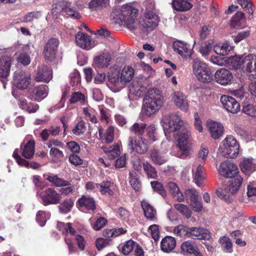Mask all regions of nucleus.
Returning a JSON list of instances; mask_svg holds the SVG:
<instances>
[{
    "label": "nucleus",
    "mask_w": 256,
    "mask_h": 256,
    "mask_svg": "<svg viewBox=\"0 0 256 256\" xmlns=\"http://www.w3.org/2000/svg\"><path fill=\"white\" fill-rule=\"evenodd\" d=\"M160 124L167 138H170V133L182 130L174 136L180 152L174 155L183 159L188 157L192 147V144L188 140L191 136V128L188 123L182 120L178 114L172 113L162 116Z\"/></svg>",
    "instance_id": "obj_1"
},
{
    "label": "nucleus",
    "mask_w": 256,
    "mask_h": 256,
    "mask_svg": "<svg viewBox=\"0 0 256 256\" xmlns=\"http://www.w3.org/2000/svg\"><path fill=\"white\" fill-rule=\"evenodd\" d=\"M72 224L70 222L64 224L58 222L57 225L59 230L66 236L64 240L68 246L69 252L70 254L75 253L76 252L74 241L76 242L79 248L82 250H84L86 244V241L84 237L76 234V232L72 227Z\"/></svg>",
    "instance_id": "obj_2"
},
{
    "label": "nucleus",
    "mask_w": 256,
    "mask_h": 256,
    "mask_svg": "<svg viewBox=\"0 0 256 256\" xmlns=\"http://www.w3.org/2000/svg\"><path fill=\"white\" fill-rule=\"evenodd\" d=\"M138 10L129 5H124L120 8H114L111 14L116 22L124 23L130 30H134L138 24L136 20Z\"/></svg>",
    "instance_id": "obj_3"
},
{
    "label": "nucleus",
    "mask_w": 256,
    "mask_h": 256,
    "mask_svg": "<svg viewBox=\"0 0 256 256\" xmlns=\"http://www.w3.org/2000/svg\"><path fill=\"white\" fill-rule=\"evenodd\" d=\"M164 96L157 88H150L144 98L142 110L148 116L156 114L164 104Z\"/></svg>",
    "instance_id": "obj_4"
},
{
    "label": "nucleus",
    "mask_w": 256,
    "mask_h": 256,
    "mask_svg": "<svg viewBox=\"0 0 256 256\" xmlns=\"http://www.w3.org/2000/svg\"><path fill=\"white\" fill-rule=\"evenodd\" d=\"M240 146L236 138L231 135L228 136L220 144L218 150L224 156L236 158L240 152Z\"/></svg>",
    "instance_id": "obj_5"
},
{
    "label": "nucleus",
    "mask_w": 256,
    "mask_h": 256,
    "mask_svg": "<svg viewBox=\"0 0 256 256\" xmlns=\"http://www.w3.org/2000/svg\"><path fill=\"white\" fill-rule=\"evenodd\" d=\"M194 74L198 80L204 83L211 82L213 74L208 66L204 62L196 58L192 62Z\"/></svg>",
    "instance_id": "obj_6"
},
{
    "label": "nucleus",
    "mask_w": 256,
    "mask_h": 256,
    "mask_svg": "<svg viewBox=\"0 0 256 256\" xmlns=\"http://www.w3.org/2000/svg\"><path fill=\"white\" fill-rule=\"evenodd\" d=\"M36 196L44 206L58 204L61 198V194L52 188L37 190Z\"/></svg>",
    "instance_id": "obj_7"
},
{
    "label": "nucleus",
    "mask_w": 256,
    "mask_h": 256,
    "mask_svg": "<svg viewBox=\"0 0 256 256\" xmlns=\"http://www.w3.org/2000/svg\"><path fill=\"white\" fill-rule=\"evenodd\" d=\"M243 178L240 176H236L234 179L229 182L228 184L225 187L224 190H218L216 191L217 195L221 199L226 200L229 195L236 194L239 190L242 182Z\"/></svg>",
    "instance_id": "obj_8"
},
{
    "label": "nucleus",
    "mask_w": 256,
    "mask_h": 256,
    "mask_svg": "<svg viewBox=\"0 0 256 256\" xmlns=\"http://www.w3.org/2000/svg\"><path fill=\"white\" fill-rule=\"evenodd\" d=\"M149 145L145 136L138 138L136 136H130L128 139V148L131 153L136 152L138 154H144L148 151Z\"/></svg>",
    "instance_id": "obj_9"
},
{
    "label": "nucleus",
    "mask_w": 256,
    "mask_h": 256,
    "mask_svg": "<svg viewBox=\"0 0 256 256\" xmlns=\"http://www.w3.org/2000/svg\"><path fill=\"white\" fill-rule=\"evenodd\" d=\"M72 2L68 0H60L53 6L52 11L56 14L63 12L72 18H80V14L72 8Z\"/></svg>",
    "instance_id": "obj_10"
},
{
    "label": "nucleus",
    "mask_w": 256,
    "mask_h": 256,
    "mask_svg": "<svg viewBox=\"0 0 256 256\" xmlns=\"http://www.w3.org/2000/svg\"><path fill=\"white\" fill-rule=\"evenodd\" d=\"M13 80L14 86L18 88L26 90L31 84V76L23 70H18L14 74Z\"/></svg>",
    "instance_id": "obj_11"
},
{
    "label": "nucleus",
    "mask_w": 256,
    "mask_h": 256,
    "mask_svg": "<svg viewBox=\"0 0 256 256\" xmlns=\"http://www.w3.org/2000/svg\"><path fill=\"white\" fill-rule=\"evenodd\" d=\"M218 171L221 176L226 178H232L239 176L237 166L229 160L222 162L219 166Z\"/></svg>",
    "instance_id": "obj_12"
},
{
    "label": "nucleus",
    "mask_w": 256,
    "mask_h": 256,
    "mask_svg": "<svg viewBox=\"0 0 256 256\" xmlns=\"http://www.w3.org/2000/svg\"><path fill=\"white\" fill-rule=\"evenodd\" d=\"M242 71L249 79L256 78V54H250L246 56Z\"/></svg>",
    "instance_id": "obj_13"
},
{
    "label": "nucleus",
    "mask_w": 256,
    "mask_h": 256,
    "mask_svg": "<svg viewBox=\"0 0 256 256\" xmlns=\"http://www.w3.org/2000/svg\"><path fill=\"white\" fill-rule=\"evenodd\" d=\"M48 90V86L44 84L32 87L28 90V97L32 100L40 102L47 96Z\"/></svg>",
    "instance_id": "obj_14"
},
{
    "label": "nucleus",
    "mask_w": 256,
    "mask_h": 256,
    "mask_svg": "<svg viewBox=\"0 0 256 256\" xmlns=\"http://www.w3.org/2000/svg\"><path fill=\"white\" fill-rule=\"evenodd\" d=\"M59 40L56 38L49 39L46 44L43 52L44 58L52 61L56 58L58 52Z\"/></svg>",
    "instance_id": "obj_15"
},
{
    "label": "nucleus",
    "mask_w": 256,
    "mask_h": 256,
    "mask_svg": "<svg viewBox=\"0 0 256 256\" xmlns=\"http://www.w3.org/2000/svg\"><path fill=\"white\" fill-rule=\"evenodd\" d=\"M75 38L76 45L85 50H90L97 44L95 40L85 33L78 32Z\"/></svg>",
    "instance_id": "obj_16"
},
{
    "label": "nucleus",
    "mask_w": 256,
    "mask_h": 256,
    "mask_svg": "<svg viewBox=\"0 0 256 256\" xmlns=\"http://www.w3.org/2000/svg\"><path fill=\"white\" fill-rule=\"evenodd\" d=\"M125 84L122 81L118 72H114L110 74L108 76L107 86L114 92L120 91L125 86Z\"/></svg>",
    "instance_id": "obj_17"
},
{
    "label": "nucleus",
    "mask_w": 256,
    "mask_h": 256,
    "mask_svg": "<svg viewBox=\"0 0 256 256\" xmlns=\"http://www.w3.org/2000/svg\"><path fill=\"white\" fill-rule=\"evenodd\" d=\"M34 146V141L30 138V136H27L20 146L22 156L26 159L32 158L35 152Z\"/></svg>",
    "instance_id": "obj_18"
},
{
    "label": "nucleus",
    "mask_w": 256,
    "mask_h": 256,
    "mask_svg": "<svg viewBox=\"0 0 256 256\" xmlns=\"http://www.w3.org/2000/svg\"><path fill=\"white\" fill-rule=\"evenodd\" d=\"M34 78L37 82H48L52 78V70L48 66H39Z\"/></svg>",
    "instance_id": "obj_19"
},
{
    "label": "nucleus",
    "mask_w": 256,
    "mask_h": 256,
    "mask_svg": "<svg viewBox=\"0 0 256 256\" xmlns=\"http://www.w3.org/2000/svg\"><path fill=\"white\" fill-rule=\"evenodd\" d=\"M220 100L228 112L236 114L240 111V105L234 98L227 95H223L220 97Z\"/></svg>",
    "instance_id": "obj_20"
},
{
    "label": "nucleus",
    "mask_w": 256,
    "mask_h": 256,
    "mask_svg": "<svg viewBox=\"0 0 256 256\" xmlns=\"http://www.w3.org/2000/svg\"><path fill=\"white\" fill-rule=\"evenodd\" d=\"M148 86L149 82L146 79L138 78L132 82L130 90L136 96H141L145 94Z\"/></svg>",
    "instance_id": "obj_21"
},
{
    "label": "nucleus",
    "mask_w": 256,
    "mask_h": 256,
    "mask_svg": "<svg viewBox=\"0 0 256 256\" xmlns=\"http://www.w3.org/2000/svg\"><path fill=\"white\" fill-rule=\"evenodd\" d=\"M180 252L184 256L193 254L194 256H203L195 242L190 240L182 244Z\"/></svg>",
    "instance_id": "obj_22"
},
{
    "label": "nucleus",
    "mask_w": 256,
    "mask_h": 256,
    "mask_svg": "<svg viewBox=\"0 0 256 256\" xmlns=\"http://www.w3.org/2000/svg\"><path fill=\"white\" fill-rule=\"evenodd\" d=\"M172 99L176 106L182 111L188 109V102L186 96L180 91H175L172 94Z\"/></svg>",
    "instance_id": "obj_23"
},
{
    "label": "nucleus",
    "mask_w": 256,
    "mask_h": 256,
    "mask_svg": "<svg viewBox=\"0 0 256 256\" xmlns=\"http://www.w3.org/2000/svg\"><path fill=\"white\" fill-rule=\"evenodd\" d=\"M174 50L182 57H190L192 54V48L188 44L181 41L176 40L173 42Z\"/></svg>",
    "instance_id": "obj_24"
},
{
    "label": "nucleus",
    "mask_w": 256,
    "mask_h": 256,
    "mask_svg": "<svg viewBox=\"0 0 256 256\" xmlns=\"http://www.w3.org/2000/svg\"><path fill=\"white\" fill-rule=\"evenodd\" d=\"M158 22V16L149 11L144 14L142 26L147 30H151L156 28Z\"/></svg>",
    "instance_id": "obj_25"
},
{
    "label": "nucleus",
    "mask_w": 256,
    "mask_h": 256,
    "mask_svg": "<svg viewBox=\"0 0 256 256\" xmlns=\"http://www.w3.org/2000/svg\"><path fill=\"white\" fill-rule=\"evenodd\" d=\"M214 76L216 82L224 86L230 84L233 78L232 73L226 68L218 70L215 73Z\"/></svg>",
    "instance_id": "obj_26"
},
{
    "label": "nucleus",
    "mask_w": 256,
    "mask_h": 256,
    "mask_svg": "<svg viewBox=\"0 0 256 256\" xmlns=\"http://www.w3.org/2000/svg\"><path fill=\"white\" fill-rule=\"evenodd\" d=\"M210 237V234L203 228L191 227L188 228V238L193 239H208Z\"/></svg>",
    "instance_id": "obj_27"
},
{
    "label": "nucleus",
    "mask_w": 256,
    "mask_h": 256,
    "mask_svg": "<svg viewBox=\"0 0 256 256\" xmlns=\"http://www.w3.org/2000/svg\"><path fill=\"white\" fill-rule=\"evenodd\" d=\"M206 127L212 137L214 139L220 138L224 133V126L222 124L212 120L207 122Z\"/></svg>",
    "instance_id": "obj_28"
},
{
    "label": "nucleus",
    "mask_w": 256,
    "mask_h": 256,
    "mask_svg": "<svg viewBox=\"0 0 256 256\" xmlns=\"http://www.w3.org/2000/svg\"><path fill=\"white\" fill-rule=\"evenodd\" d=\"M240 168L243 173L250 176L256 170V164L252 158H245L240 162Z\"/></svg>",
    "instance_id": "obj_29"
},
{
    "label": "nucleus",
    "mask_w": 256,
    "mask_h": 256,
    "mask_svg": "<svg viewBox=\"0 0 256 256\" xmlns=\"http://www.w3.org/2000/svg\"><path fill=\"white\" fill-rule=\"evenodd\" d=\"M192 178L195 184L199 187L202 184L205 179L204 168L201 164H195L192 166Z\"/></svg>",
    "instance_id": "obj_30"
},
{
    "label": "nucleus",
    "mask_w": 256,
    "mask_h": 256,
    "mask_svg": "<svg viewBox=\"0 0 256 256\" xmlns=\"http://www.w3.org/2000/svg\"><path fill=\"white\" fill-rule=\"evenodd\" d=\"M112 56L108 52H103L102 54L95 57L94 60V66L96 68H107L110 64Z\"/></svg>",
    "instance_id": "obj_31"
},
{
    "label": "nucleus",
    "mask_w": 256,
    "mask_h": 256,
    "mask_svg": "<svg viewBox=\"0 0 256 256\" xmlns=\"http://www.w3.org/2000/svg\"><path fill=\"white\" fill-rule=\"evenodd\" d=\"M12 64L11 58L2 56L0 58V78H6L10 74Z\"/></svg>",
    "instance_id": "obj_32"
},
{
    "label": "nucleus",
    "mask_w": 256,
    "mask_h": 256,
    "mask_svg": "<svg viewBox=\"0 0 256 256\" xmlns=\"http://www.w3.org/2000/svg\"><path fill=\"white\" fill-rule=\"evenodd\" d=\"M176 244V240L174 238L171 236H166L161 240V250L164 252L170 253L174 249Z\"/></svg>",
    "instance_id": "obj_33"
},
{
    "label": "nucleus",
    "mask_w": 256,
    "mask_h": 256,
    "mask_svg": "<svg viewBox=\"0 0 256 256\" xmlns=\"http://www.w3.org/2000/svg\"><path fill=\"white\" fill-rule=\"evenodd\" d=\"M245 58L246 56L230 57L228 60L229 68L234 70L241 69L242 70Z\"/></svg>",
    "instance_id": "obj_34"
},
{
    "label": "nucleus",
    "mask_w": 256,
    "mask_h": 256,
    "mask_svg": "<svg viewBox=\"0 0 256 256\" xmlns=\"http://www.w3.org/2000/svg\"><path fill=\"white\" fill-rule=\"evenodd\" d=\"M44 178L51 182L52 184L57 187L68 186L70 185L69 182L58 178L56 175L46 174H44Z\"/></svg>",
    "instance_id": "obj_35"
},
{
    "label": "nucleus",
    "mask_w": 256,
    "mask_h": 256,
    "mask_svg": "<svg viewBox=\"0 0 256 256\" xmlns=\"http://www.w3.org/2000/svg\"><path fill=\"white\" fill-rule=\"evenodd\" d=\"M141 205L144 214L148 219L154 220L156 218V210L148 201L145 200H142L141 202Z\"/></svg>",
    "instance_id": "obj_36"
},
{
    "label": "nucleus",
    "mask_w": 256,
    "mask_h": 256,
    "mask_svg": "<svg viewBox=\"0 0 256 256\" xmlns=\"http://www.w3.org/2000/svg\"><path fill=\"white\" fill-rule=\"evenodd\" d=\"M190 0H174L172 2V8L174 10L184 12L190 10L192 6V4Z\"/></svg>",
    "instance_id": "obj_37"
},
{
    "label": "nucleus",
    "mask_w": 256,
    "mask_h": 256,
    "mask_svg": "<svg viewBox=\"0 0 256 256\" xmlns=\"http://www.w3.org/2000/svg\"><path fill=\"white\" fill-rule=\"evenodd\" d=\"M168 187L170 192L176 200L180 202H183L184 200V196L175 183L172 182L168 183Z\"/></svg>",
    "instance_id": "obj_38"
},
{
    "label": "nucleus",
    "mask_w": 256,
    "mask_h": 256,
    "mask_svg": "<svg viewBox=\"0 0 256 256\" xmlns=\"http://www.w3.org/2000/svg\"><path fill=\"white\" fill-rule=\"evenodd\" d=\"M80 207H84L88 210H94L96 208L95 202L94 198L88 196H82L78 201Z\"/></svg>",
    "instance_id": "obj_39"
},
{
    "label": "nucleus",
    "mask_w": 256,
    "mask_h": 256,
    "mask_svg": "<svg viewBox=\"0 0 256 256\" xmlns=\"http://www.w3.org/2000/svg\"><path fill=\"white\" fill-rule=\"evenodd\" d=\"M150 158L156 164L161 165L167 161V158L159 150H153L150 152Z\"/></svg>",
    "instance_id": "obj_40"
},
{
    "label": "nucleus",
    "mask_w": 256,
    "mask_h": 256,
    "mask_svg": "<svg viewBox=\"0 0 256 256\" xmlns=\"http://www.w3.org/2000/svg\"><path fill=\"white\" fill-rule=\"evenodd\" d=\"M103 130L100 128L98 130V133L100 138L105 142L110 144L112 142L114 138V128L112 126H109L106 130L104 136H102Z\"/></svg>",
    "instance_id": "obj_41"
},
{
    "label": "nucleus",
    "mask_w": 256,
    "mask_h": 256,
    "mask_svg": "<svg viewBox=\"0 0 256 256\" xmlns=\"http://www.w3.org/2000/svg\"><path fill=\"white\" fill-rule=\"evenodd\" d=\"M246 22V18L244 13L238 12L232 18L230 22L232 27L234 28H240L242 26V24Z\"/></svg>",
    "instance_id": "obj_42"
},
{
    "label": "nucleus",
    "mask_w": 256,
    "mask_h": 256,
    "mask_svg": "<svg viewBox=\"0 0 256 256\" xmlns=\"http://www.w3.org/2000/svg\"><path fill=\"white\" fill-rule=\"evenodd\" d=\"M134 76V70L130 66H125L122 69L120 73V78L125 84L130 82Z\"/></svg>",
    "instance_id": "obj_43"
},
{
    "label": "nucleus",
    "mask_w": 256,
    "mask_h": 256,
    "mask_svg": "<svg viewBox=\"0 0 256 256\" xmlns=\"http://www.w3.org/2000/svg\"><path fill=\"white\" fill-rule=\"evenodd\" d=\"M145 131L146 134H144L146 138V141L150 144L152 142L157 140V134L156 127L154 124H150L146 127Z\"/></svg>",
    "instance_id": "obj_44"
},
{
    "label": "nucleus",
    "mask_w": 256,
    "mask_h": 256,
    "mask_svg": "<svg viewBox=\"0 0 256 256\" xmlns=\"http://www.w3.org/2000/svg\"><path fill=\"white\" fill-rule=\"evenodd\" d=\"M232 47L230 46L228 42H225L222 44L216 45L214 48V52L220 56H226L232 50Z\"/></svg>",
    "instance_id": "obj_45"
},
{
    "label": "nucleus",
    "mask_w": 256,
    "mask_h": 256,
    "mask_svg": "<svg viewBox=\"0 0 256 256\" xmlns=\"http://www.w3.org/2000/svg\"><path fill=\"white\" fill-rule=\"evenodd\" d=\"M102 148L105 153L108 154V158L110 159H114L120 154L119 146L118 144L108 147L102 146Z\"/></svg>",
    "instance_id": "obj_46"
},
{
    "label": "nucleus",
    "mask_w": 256,
    "mask_h": 256,
    "mask_svg": "<svg viewBox=\"0 0 256 256\" xmlns=\"http://www.w3.org/2000/svg\"><path fill=\"white\" fill-rule=\"evenodd\" d=\"M146 126L142 122H136L130 128V131L134 134L137 135L138 138L144 137V132H145Z\"/></svg>",
    "instance_id": "obj_47"
},
{
    "label": "nucleus",
    "mask_w": 256,
    "mask_h": 256,
    "mask_svg": "<svg viewBox=\"0 0 256 256\" xmlns=\"http://www.w3.org/2000/svg\"><path fill=\"white\" fill-rule=\"evenodd\" d=\"M129 180V182L132 188L136 191H139L141 188V183L138 174L135 172H130Z\"/></svg>",
    "instance_id": "obj_48"
},
{
    "label": "nucleus",
    "mask_w": 256,
    "mask_h": 256,
    "mask_svg": "<svg viewBox=\"0 0 256 256\" xmlns=\"http://www.w3.org/2000/svg\"><path fill=\"white\" fill-rule=\"evenodd\" d=\"M113 184L110 181L102 182L100 184H98V190L102 194H108V196H112L114 192L111 189Z\"/></svg>",
    "instance_id": "obj_49"
},
{
    "label": "nucleus",
    "mask_w": 256,
    "mask_h": 256,
    "mask_svg": "<svg viewBox=\"0 0 256 256\" xmlns=\"http://www.w3.org/2000/svg\"><path fill=\"white\" fill-rule=\"evenodd\" d=\"M110 4V0H91L88 3V7L92 10L102 9Z\"/></svg>",
    "instance_id": "obj_50"
},
{
    "label": "nucleus",
    "mask_w": 256,
    "mask_h": 256,
    "mask_svg": "<svg viewBox=\"0 0 256 256\" xmlns=\"http://www.w3.org/2000/svg\"><path fill=\"white\" fill-rule=\"evenodd\" d=\"M20 105L22 109L26 110L29 113L35 112L39 108L38 104L30 102L28 103L26 100H20Z\"/></svg>",
    "instance_id": "obj_51"
},
{
    "label": "nucleus",
    "mask_w": 256,
    "mask_h": 256,
    "mask_svg": "<svg viewBox=\"0 0 256 256\" xmlns=\"http://www.w3.org/2000/svg\"><path fill=\"white\" fill-rule=\"evenodd\" d=\"M143 168L148 178H156L157 172L155 168L147 162L143 163Z\"/></svg>",
    "instance_id": "obj_52"
},
{
    "label": "nucleus",
    "mask_w": 256,
    "mask_h": 256,
    "mask_svg": "<svg viewBox=\"0 0 256 256\" xmlns=\"http://www.w3.org/2000/svg\"><path fill=\"white\" fill-rule=\"evenodd\" d=\"M50 214L49 212L39 210L36 215V220L40 226H43L47 220L50 218Z\"/></svg>",
    "instance_id": "obj_53"
},
{
    "label": "nucleus",
    "mask_w": 256,
    "mask_h": 256,
    "mask_svg": "<svg viewBox=\"0 0 256 256\" xmlns=\"http://www.w3.org/2000/svg\"><path fill=\"white\" fill-rule=\"evenodd\" d=\"M73 206V201L71 199H66L60 204L58 208L60 212L66 214L70 212Z\"/></svg>",
    "instance_id": "obj_54"
},
{
    "label": "nucleus",
    "mask_w": 256,
    "mask_h": 256,
    "mask_svg": "<svg viewBox=\"0 0 256 256\" xmlns=\"http://www.w3.org/2000/svg\"><path fill=\"white\" fill-rule=\"evenodd\" d=\"M86 100V98L84 94L79 92H74L72 94L69 101L70 104L80 102L81 104H84Z\"/></svg>",
    "instance_id": "obj_55"
},
{
    "label": "nucleus",
    "mask_w": 256,
    "mask_h": 256,
    "mask_svg": "<svg viewBox=\"0 0 256 256\" xmlns=\"http://www.w3.org/2000/svg\"><path fill=\"white\" fill-rule=\"evenodd\" d=\"M174 206L177 210L186 218H188L191 216L192 212L186 206L182 204H176Z\"/></svg>",
    "instance_id": "obj_56"
},
{
    "label": "nucleus",
    "mask_w": 256,
    "mask_h": 256,
    "mask_svg": "<svg viewBox=\"0 0 256 256\" xmlns=\"http://www.w3.org/2000/svg\"><path fill=\"white\" fill-rule=\"evenodd\" d=\"M186 199L188 203H190L198 199V192L194 189H188L184 192Z\"/></svg>",
    "instance_id": "obj_57"
},
{
    "label": "nucleus",
    "mask_w": 256,
    "mask_h": 256,
    "mask_svg": "<svg viewBox=\"0 0 256 256\" xmlns=\"http://www.w3.org/2000/svg\"><path fill=\"white\" fill-rule=\"evenodd\" d=\"M238 2L248 14L250 15L252 14L254 10L250 0H238Z\"/></svg>",
    "instance_id": "obj_58"
},
{
    "label": "nucleus",
    "mask_w": 256,
    "mask_h": 256,
    "mask_svg": "<svg viewBox=\"0 0 256 256\" xmlns=\"http://www.w3.org/2000/svg\"><path fill=\"white\" fill-rule=\"evenodd\" d=\"M86 130V124L83 121L79 122L72 130L74 134L79 136L84 134Z\"/></svg>",
    "instance_id": "obj_59"
},
{
    "label": "nucleus",
    "mask_w": 256,
    "mask_h": 256,
    "mask_svg": "<svg viewBox=\"0 0 256 256\" xmlns=\"http://www.w3.org/2000/svg\"><path fill=\"white\" fill-rule=\"evenodd\" d=\"M219 242L227 252H232V243L229 238L222 236L220 238Z\"/></svg>",
    "instance_id": "obj_60"
},
{
    "label": "nucleus",
    "mask_w": 256,
    "mask_h": 256,
    "mask_svg": "<svg viewBox=\"0 0 256 256\" xmlns=\"http://www.w3.org/2000/svg\"><path fill=\"white\" fill-rule=\"evenodd\" d=\"M188 228L180 224L175 227L174 229V234L180 236H188Z\"/></svg>",
    "instance_id": "obj_61"
},
{
    "label": "nucleus",
    "mask_w": 256,
    "mask_h": 256,
    "mask_svg": "<svg viewBox=\"0 0 256 256\" xmlns=\"http://www.w3.org/2000/svg\"><path fill=\"white\" fill-rule=\"evenodd\" d=\"M50 156L56 160H60L63 159L64 154L63 152L58 148L52 147L50 151Z\"/></svg>",
    "instance_id": "obj_62"
},
{
    "label": "nucleus",
    "mask_w": 256,
    "mask_h": 256,
    "mask_svg": "<svg viewBox=\"0 0 256 256\" xmlns=\"http://www.w3.org/2000/svg\"><path fill=\"white\" fill-rule=\"evenodd\" d=\"M154 192H156L162 195L163 197L166 196V192L162 186V184L157 182L154 181L150 182Z\"/></svg>",
    "instance_id": "obj_63"
},
{
    "label": "nucleus",
    "mask_w": 256,
    "mask_h": 256,
    "mask_svg": "<svg viewBox=\"0 0 256 256\" xmlns=\"http://www.w3.org/2000/svg\"><path fill=\"white\" fill-rule=\"evenodd\" d=\"M135 243L134 241L130 240L126 242L123 246L122 252L124 255L128 254L134 248Z\"/></svg>",
    "instance_id": "obj_64"
}]
</instances>
